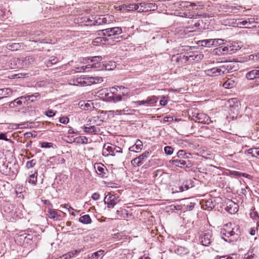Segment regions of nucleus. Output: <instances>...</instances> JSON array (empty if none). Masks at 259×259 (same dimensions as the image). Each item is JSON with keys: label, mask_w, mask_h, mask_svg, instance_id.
Returning a JSON list of instances; mask_svg holds the SVG:
<instances>
[{"label": "nucleus", "mask_w": 259, "mask_h": 259, "mask_svg": "<svg viewBox=\"0 0 259 259\" xmlns=\"http://www.w3.org/2000/svg\"><path fill=\"white\" fill-rule=\"evenodd\" d=\"M149 155V152L148 151H145L143 154L140 155L138 158L141 162H143V160L147 158Z\"/></svg>", "instance_id": "nucleus-47"}, {"label": "nucleus", "mask_w": 259, "mask_h": 259, "mask_svg": "<svg viewBox=\"0 0 259 259\" xmlns=\"http://www.w3.org/2000/svg\"><path fill=\"white\" fill-rule=\"evenodd\" d=\"M27 236V233L21 232L17 234L15 236V240L20 245H23L25 243V239Z\"/></svg>", "instance_id": "nucleus-9"}, {"label": "nucleus", "mask_w": 259, "mask_h": 259, "mask_svg": "<svg viewBox=\"0 0 259 259\" xmlns=\"http://www.w3.org/2000/svg\"><path fill=\"white\" fill-rule=\"evenodd\" d=\"M113 100L114 102L120 101L122 100V96L121 95H114L113 97Z\"/></svg>", "instance_id": "nucleus-59"}, {"label": "nucleus", "mask_w": 259, "mask_h": 259, "mask_svg": "<svg viewBox=\"0 0 259 259\" xmlns=\"http://www.w3.org/2000/svg\"><path fill=\"white\" fill-rule=\"evenodd\" d=\"M246 78L248 80H253L259 78V67L257 69H252L246 74Z\"/></svg>", "instance_id": "nucleus-10"}, {"label": "nucleus", "mask_w": 259, "mask_h": 259, "mask_svg": "<svg viewBox=\"0 0 259 259\" xmlns=\"http://www.w3.org/2000/svg\"><path fill=\"white\" fill-rule=\"evenodd\" d=\"M193 117L196 122L202 123L209 124L211 121L210 117L206 114L203 113H195L193 115Z\"/></svg>", "instance_id": "nucleus-5"}, {"label": "nucleus", "mask_w": 259, "mask_h": 259, "mask_svg": "<svg viewBox=\"0 0 259 259\" xmlns=\"http://www.w3.org/2000/svg\"><path fill=\"white\" fill-rule=\"evenodd\" d=\"M78 105L83 110H90L93 108V104L92 103H85L84 101H80Z\"/></svg>", "instance_id": "nucleus-26"}, {"label": "nucleus", "mask_w": 259, "mask_h": 259, "mask_svg": "<svg viewBox=\"0 0 259 259\" xmlns=\"http://www.w3.org/2000/svg\"><path fill=\"white\" fill-rule=\"evenodd\" d=\"M190 155V153H186L183 150H179L177 153V157L181 159L189 158Z\"/></svg>", "instance_id": "nucleus-32"}, {"label": "nucleus", "mask_w": 259, "mask_h": 259, "mask_svg": "<svg viewBox=\"0 0 259 259\" xmlns=\"http://www.w3.org/2000/svg\"><path fill=\"white\" fill-rule=\"evenodd\" d=\"M239 206L238 204L235 203L232 200H229L227 202L226 209L230 213H235L238 210Z\"/></svg>", "instance_id": "nucleus-8"}, {"label": "nucleus", "mask_w": 259, "mask_h": 259, "mask_svg": "<svg viewBox=\"0 0 259 259\" xmlns=\"http://www.w3.org/2000/svg\"><path fill=\"white\" fill-rule=\"evenodd\" d=\"M128 213L127 211L125 209H120L119 210H117L116 211V214L115 215V218H125L127 217Z\"/></svg>", "instance_id": "nucleus-25"}, {"label": "nucleus", "mask_w": 259, "mask_h": 259, "mask_svg": "<svg viewBox=\"0 0 259 259\" xmlns=\"http://www.w3.org/2000/svg\"><path fill=\"white\" fill-rule=\"evenodd\" d=\"M37 171H35L34 174L30 175L29 177L28 180V183L33 185H35L37 182Z\"/></svg>", "instance_id": "nucleus-30"}, {"label": "nucleus", "mask_w": 259, "mask_h": 259, "mask_svg": "<svg viewBox=\"0 0 259 259\" xmlns=\"http://www.w3.org/2000/svg\"><path fill=\"white\" fill-rule=\"evenodd\" d=\"M222 39H205L201 41V45L206 47H210L212 46H215V42H218V41H222Z\"/></svg>", "instance_id": "nucleus-12"}, {"label": "nucleus", "mask_w": 259, "mask_h": 259, "mask_svg": "<svg viewBox=\"0 0 259 259\" xmlns=\"http://www.w3.org/2000/svg\"><path fill=\"white\" fill-rule=\"evenodd\" d=\"M45 114L49 117H52L55 115V112H54L53 110L50 109L48 111H46Z\"/></svg>", "instance_id": "nucleus-55"}, {"label": "nucleus", "mask_w": 259, "mask_h": 259, "mask_svg": "<svg viewBox=\"0 0 259 259\" xmlns=\"http://www.w3.org/2000/svg\"><path fill=\"white\" fill-rule=\"evenodd\" d=\"M131 163L134 166H139L143 164L144 162H141L139 158L136 157L132 160Z\"/></svg>", "instance_id": "nucleus-42"}, {"label": "nucleus", "mask_w": 259, "mask_h": 259, "mask_svg": "<svg viewBox=\"0 0 259 259\" xmlns=\"http://www.w3.org/2000/svg\"><path fill=\"white\" fill-rule=\"evenodd\" d=\"M230 47H233V50L231 52V54L235 53L236 51L239 50L240 49L239 46H236L232 45Z\"/></svg>", "instance_id": "nucleus-64"}, {"label": "nucleus", "mask_w": 259, "mask_h": 259, "mask_svg": "<svg viewBox=\"0 0 259 259\" xmlns=\"http://www.w3.org/2000/svg\"><path fill=\"white\" fill-rule=\"evenodd\" d=\"M0 140H3L6 141H9L10 140L8 139L6 136V134L5 133H1L0 134Z\"/></svg>", "instance_id": "nucleus-60"}, {"label": "nucleus", "mask_w": 259, "mask_h": 259, "mask_svg": "<svg viewBox=\"0 0 259 259\" xmlns=\"http://www.w3.org/2000/svg\"><path fill=\"white\" fill-rule=\"evenodd\" d=\"M254 23V18H248L245 20H243L240 22V24L242 25H246L247 24L252 25Z\"/></svg>", "instance_id": "nucleus-37"}, {"label": "nucleus", "mask_w": 259, "mask_h": 259, "mask_svg": "<svg viewBox=\"0 0 259 259\" xmlns=\"http://www.w3.org/2000/svg\"><path fill=\"white\" fill-rule=\"evenodd\" d=\"M113 147H114V145H109L108 144H105L103 147V149L104 150H107L110 153L109 154L113 153L114 149Z\"/></svg>", "instance_id": "nucleus-44"}, {"label": "nucleus", "mask_w": 259, "mask_h": 259, "mask_svg": "<svg viewBox=\"0 0 259 259\" xmlns=\"http://www.w3.org/2000/svg\"><path fill=\"white\" fill-rule=\"evenodd\" d=\"M79 221L84 224H89L91 223L92 220L89 214H85L80 217Z\"/></svg>", "instance_id": "nucleus-28"}, {"label": "nucleus", "mask_w": 259, "mask_h": 259, "mask_svg": "<svg viewBox=\"0 0 259 259\" xmlns=\"http://www.w3.org/2000/svg\"><path fill=\"white\" fill-rule=\"evenodd\" d=\"M189 188V186L187 185L183 184V185L180 187V190L181 191H183L184 190H188Z\"/></svg>", "instance_id": "nucleus-62"}, {"label": "nucleus", "mask_w": 259, "mask_h": 259, "mask_svg": "<svg viewBox=\"0 0 259 259\" xmlns=\"http://www.w3.org/2000/svg\"><path fill=\"white\" fill-rule=\"evenodd\" d=\"M104 253V250L101 249L93 253L91 255H89V258L90 259H98L100 256H103Z\"/></svg>", "instance_id": "nucleus-29"}, {"label": "nucleus", "mask_w": 259, "mask_h": 259, "mask_svg": "<svg viewBox=\"0 0 259 259\" xmlns=\"http://www.w3.org/2000/svg\"><path fill=\"white\" fill-rule=\"evenodd\" d=\"M79 251H77L75 250L74 251L69 252L66 254H64L65 258L64 259H69L72 257L76 253L79 252Z\"/></svg>", "instance_id": "nucleus-43"}, {"label": "nucleus", "mask_w": 259, "mask_h": 259, "mask_svg": "<svg viewBox=\"0 0 259 259\" xmlns=\"http://www.w3.org/2000/svg\"><path fill=\"white\" fill-rule=\"evenodd\" d=\"M95 169L96 170L97 173L101 176L102 177L104 176L105 174V170H107V169L104 167V165L101 164V163H97L95 165Z\"/></svg>", "instance_id": "nucleus-15"}, {"label": "nucleus", "mask_w": 259, "mask_h": 259, "mask_svg": "<svg viewBox=\"0 0 259 259\" xmlns=\"http://www.w3.org/2000/svg\"><path fill=\"white\" fill-rule=\"evenodd\" d=\"M139 12H147L149 11H154L157 9V6L155 3H141L139 4Z\"/></svg>", "instance_id": "nucleus-6"}, {"label": "nucleus", "mask_w": 259, "mask_h": 259, "mask_svg": "<svg viewBox=\"0 0 259 259\" xmlns=\"http://www.w3.org/2000/svg\"><path fill=\"white\" fill-rule=\"evenodd\" d=\"M94 65H86V66H82L80 68H78L77 69L79 70V71H81V70H85L87 68H92V67H94Z\"/></svg>", "instance_id": "nucleus-57"}, {"label": "nucleus", "mask_w": 259, "mask_h": 259, "mask_svg": "<svg viewBox=\"0 0 259 259\" xmlns=\"http://www.w3.org/2000/svg\"><path fill=\"white\" fill-rule=\"evenodd\" d=\"M115 197L113 196H109V198L105 197L104 199V202L108 205V207H113L114 205L117 203L116 200L114 199Z\"/></svg>", "instance_id": "nucleus-22"}, {"label": "nucleus", "mask_w": 259, "mask_h": 259, "mask_svg": "<svg viewBox=\"0 0 259 259\" xmlns=\"http://www.w3.org/2000/svg\"><path fill=\"white\" fill-rule=\"evenodd\" d=\"M122 8L127 11H134L138 10L139 8V6L136 4H124L122 6Z\"/></svg>", "instance_id": "nucleus-24"}, {"label": "nucleus", "mask_w": 259, "mask_h": 259, "mask_svg": "<svg viewBox=\"0 0 259 259\" xmlns=\"http://www.w3.org/2000/svg\"><path fill=\"white\" fill-rule=\"evenodd\" d=\"M170 162L172 164H173L176 166H179V167H182L183 166H185V165L186 167L188 166V164H187V162L181 158V159H179V158L175 159L174 158V159H172L170 161Z\"/></svg>", "instance_id": "nucleus-13"}, {"label": "nucleus", "mask_w": 259, "mask_h": 259, "mask_svg": "<svg viewBox=\"0 0 259 259\" xmlns=\"http://www.w3.org/2000/svg\"><path fill=\"white\" fill-rule=\"evenodd\" d=\"M221 50H222V52L223 53V55H225L227 53H230L231 54V52L233 50V47H221Z\"/></svg>", "instance_id": "nucleus-45"}, {"label": "nucleus", "mask_w": 259, "mask_h": 259, "mask_svg": "<svg viewBox=\"0 0 259 259\" xmlns=\"http://www.w3.org/2000/svg\"><path fill=\"white\" fill-rule=\"evenodd\" d=\"M32 97H35V98L40 99V94L38 93H35L31 95L26 96H21L20 97L21 99H23V102L25 103V102L27 101H30V102H33L35 101V99H32Z\"/></svg>", "instance_id": "nucleus-19"}, {"label": "nucleus", "mask_w": 259, "mask_h": 259, "mask_svg": "<svg viewBox=\"0 0 259 259\" xmlns=\"http://www.w3.org/2000/svg\"><path fill=\"white\" fill-rule=\"evenodd\" d=\"M143 148V143L140 140H137L135 144L133 147H131L129 148V150L131 151H135L136 152H138L142 150Z\"/></svg>", "instance_id": "nucleus-21"}, {"label": "nucleus", "mask_w": 259, "mask_h": 259, "mask_svg": "<svg viewBox=\"0 0 259 259\" xmlns=\"http://www.w3.org/2000/svg\"><path fill=\"white\" fill-rule=\"evenodd\" d=\"M34 61V59L31 57V56H28V57H26L25 58H23L22 59H21V65H22V68L23 67H26V66H27L30 64H32Z\"/></svg>", "instance_id": "nucleus-20"}, {"label": "nucleus", "mask_w": 259, "mask_h": 259, "mask_svg": "<svg viewBox=\"0 0 259 259\" xmlns=\"http://www.w3.org/2000/svg\"><path fill=\"white\" fill-rule=\"evenodd\" d=\"M48 217L53 219L54 220H59L60 215L58 213L55 209H49L48 211Z\"/></svg>", "instance_id": "nucleus-23"}, {"label": "nucleus", "mask_w": 259, "mask_h": 259, "mask_svg": "<svg viewBox=\"0 0 259 259\" xmlns=\"http://www.w3.org/2000/svg\"><path fill=\"white\" fill-rule=\"evenodd\" d=\"M174 149L171 147L166 146L164 148V152L167 155H171L173 153Z\"/></svg>", "instance_id": "nucleus-50"}, {"label": "nucleus", "mask_w": 259, "mask_h": 259, "mask_svg": "<svg viewBox=\"0 0 259 259\" xmlns=\"http://www.w3.org/2000/svg\"><path fill=\"white\" fill-rule=\"evenodd\" d=\"M248 59L255 62L259 60V54H255L250 55L248 56Z\"/></svg>", "instance_id": "nucleus-48"}, {"label": "nucleus", "mask_w": 259, "mask_h": 259, "mask_svg": "<svg viewBox=\"0 0 259 259\" xmlns=\"http://www.w3.org/2000/svg\"><path fill=\"white\" fill-rule=\"evenodd\" d=\"M178 7L181 9H189L190 7L196 6V4L188 1H182L177 3Z\"/></svg>", "instance_id": "nucleus-16"}, {"label": "nucleus", "mask_w": 259, "mask_h": 259, "mask_svg": "<svg viewBox=\"0 0 259 259\" xmlns=\"http://www.w3.org/2000/svg\"><path fill=\"white\" fill-rule=\"evenodd\" d=\"M122 32V31L120 27H114L100 30L99 31V34L101 35L100 33H102V35L103 36L111 37L112 36L120 34Z\"/></svg>", "instance_id": "nucleus-3"}, {"label": "nucleus", "mask_w": 259, "mask_h": 259, "mask_svg": "<svg viewBox=\"0 0 259 259\" xmlns=\"http://www.w3.org/2000/svg\"><path fill=\"white\" fill-rule=\"evenodd\" d=\"M102 59L101 56H95L92 57L91 62H100Z\"/></svg>", "instance_id": "nucleus-53"}, {"label": "nucleus", "mask_w": 259, "mask_h": 259, "mask_svg": "<svg viewBox=\"0 0 259 259\" xmlns=\"http://www.w3.org/2000/svg\"><path fill=\"white\" fill-rule=\"evenodd\" d=\"M32 97H35V98L40 99V94L38 93H35L31 95L26 96H21L20 97L21 99H23V102L25 103V102L27 101H30V102H33L35 101V99H32Z\"/></svg>", "instance_id": "nucleus-18"}, {"label": "nucleus", "mask_w": 259, "mask_h": 259, "mask_svg": "<svg viewBox=\"0 0 259 259\" xmlns=\"http://www.w3.org/2000/svg\"><path fill=\"white\" fill-rule=\"evenodd\" d=\"M98 128L95 126H90L89 127L84 126V131L89 134H97L98 131Z\"/></svg>", "instance_id": "nucleus-31"}, {"label": "nucleus", "mask_w": 259, "mask_h": 259, "mask_svg": "<svg viewBox=\"0 0 259 259\" xmlns=\"http://www.w3.org/2000/svg\"><path fill=\"white\" fill-rule=\"evenodd\" d=\"M184 15H182L183 17H187L189 18H194V15L190 14L189 13H184Z\"/></svg>", "instance_id": "nucleus-63"}, {"label": "nucleus", "mask_w": 259, "mask_h": 259, "mask_svg": "<svg viewBox=\"0 0 259 259\" xmlns=\"http://www.w3.org/2000/svg\"><path fill=\"white\" fill-rule=\"evenodd\" d=\"M221 68H225V66H220V68L213 67L211 69H206L204 71L205 74L206 75L210 76H218L221 74L222 69Z\"/></svg>", "instance_id": "nucleus-7"}, {"label": "nucleus", "mask_w": 259, "mask_h": 259, "mask_svg": "<svg viewBox=\"0 0 259 259\" xmlns=\"http://www.w3.org/2000/svg\"><path fill=\"white\" fill-rule=\"evenodd\" d=\"M205 206L208 210H212L214 207V204L211 201L207 200L205 202Z\"/></svg>", "instance_id": "nucleus-49"}, {"label": "nucleus", "mask_w": 259, "mask_h": 259, "mask_svg": "<svg viewBox=\"0 0 259 259\" xmlns=\"http://www.w3.org/2000/svg\"><path fill=\"white\" fill-rule=\"evenodd\" d=\"M86 79L87 81H84V82L88 85H90L93 83H100L103 81V78L99 77H90Z\"/></svg>", "instance_id": "nucleus-14"}, {"label": "nucleus", "mask_w": 259, "mask_h": 259, "mask_svg": "<svg viewBox=\"0 0 259 259\" xmlns=\"http://www.w3.org/2000/svg\"><path fill=\"white\" fill-rule=\"evenodd\" d=\"M248 153L252 157L259 156V150L258 148H251L248 150Z\"/></svg>", "instance_id": "nucleus-35"}, {"label": "nucleus", "mask_w": 259, "mask_h": 259, "mask_svg": "<svg viewBox=\"0 0 259 259\" xmlns=\"http://www.w3.org/2000/svg\"><path fill=\"white\" fill-rule=\"evenodd\" d=\"M158 98L155 96L148 97L147 99L145 100V102H146V104L147 105H151L156 103L158 101Z\"/></svg>", "instance_id": "nucleus-33"}, {"label": "nucleus", "mask_w": 259, "mask_h": 259, "mask_svg": "<svg viewBox=\"0 0 259 259\" xmlns=\"http://www.w3.org/2000/svg\"><path fill=\"white\" fill-rule=\"evenodd\" d=\"M23 99H21L20 97L15 99L13 102L11 103L10 105L12 104H15L16 103L17 105H21L22 104V101Z\"/></svg>", "instance_id": "nucleus-56"}, {"label": "nucleus", "mask_w": 259, "mask_h": 259, "mask_svg": "<svg viewBox=\"0 0 259 259\" xmlns=\"http://www.w3.org/2000/svg\"><path fill=\"white\" fill-rule=\"evenodd\" d=\"M231 223L227 224L224 228L221 230L222 238L226 242H233L237 241L240 236V231L238 226L232 227Z\"/></svg>", "instance_id": "nucleus-1"}, {"label": "nucleus", "mask_w": 259, "mask_h": 259, "mask_svg": "<svg viewBox=\"0 0 259 259\" xmlns=\"http://www.w3.org/2000/svg\"><path fill=\"white\" fill-rule=\"evenodd\" d=\"M21 59L14 58L10 60L9 62V66L12 69L20 68H22Z\"/></svg>", "instance_id": "nucleus-11"}, {"label": "nucleus", "mask_w": 259, "mask_h": 259, "mask_svg": "<svg viewBox=\"0 0 259 259\" xmlns=\"http://www.w3.org/2000/svg\"><path fill=\"white\" fill-rule=\"evenodd\" d=\"M105 37H96L93 41V44L95 46H97L98 44L102 43L103 41H105Z\"/></svg>", "instance_id": "nucleus-41"}, {"label": "nucleus", "mask_w": 259, "mask_h": 259, "mask_svg": "<svg viewBox=\"0 0 259 259\" xmlns=\"http://www.w3.org/2000/svg\"><path fill=\"white\" fill-rule=\"evenodd\" d=\"M167 103V100L166 99V97L164 96L162 97L160 101V104L161 106H165Z\"/></svg>", "instance_id": "nucleus-58"}, {"label": "nucleus", "mask_w": 259, "mask_h": 259, "mask_svg": "<svg viewBox=\"0 0 259 259\" xmlns=\"http://www.w3.org/2000/svg\"><path fill=\"white\" fill-rule=\"evenodd\" d=\"M128 109L126 108V109H124L123 110H117L116 111H114L113 112L116 114V115H119V114H121L122 112L124 113V114H125L126 112H128Z\"/></svg>", "instance_id": "nucleus-52"}, {"label": "nucleus", "mask_w": 259, "mask_h": 259, "mask_svg": "<svg viewBox=\"0 0 259 259\" xmlns=\"http://www.w3.org/2000/svg\"><path fill=\"white\" fill-rule=\"evenodd\" d=\"M92 198L94 200H97L100 198V195L98 193H94L92 196Z\"/></svg>", "instance_id": "nucleus-61"}, {"label": "nucleus", "mask_w": 259, "mask_h": 259, "mask_svg": "<svg viewBox=\"0 0 259 259\" xmlns=\"http://www.w3.org/2000/svg\"><path fill=\"white\" fill-rule=\"evenodd\" d=\"M234 83L235 82L233 80L229 79L223 84V87L227 89L231 88L234 86Z\"/></svg>", "instance_id": "nucleus-39"}, {"label": "nucleus", "mask_w": 259, "mask_h": 259, "mask_svg": "<svg viewBox=\"0 0 259 259\" xmlns=\"http://www.w3.org/2000/svg\"><path fill=\"white\" fill-rule=\"evenodd\" d=\"M53 144L51 143H48V142H42L41 144V148H50L53 147Z\"/></svg>", "instance_id": "nucleus-51"}, {"label": "nucleus", "mask_w": 259, "mask_h": 259, "mask_svg": "<svg viewBox=\"0 0 259 259\" xmlns=\"http://www.w3.org/2000/svg\"><path fill=\"white\" fill-rule=\"evenodd\" d=\"M75 141L78 143L87 144L88 142V139L86 137H78L75 138Z\"/></svg>", "instance_id": "nucleus-36"}, {"label": "nucleus", "mask_w": 259, "mask_h": 259, "mask_svg": "<svg viewBox=\"0 0 259 259\" xmlns=\"http://www.w3.org/2000/svg\"><path fill=\"white\" fill-rule=\"evenodd\" d=\"M12 94V91L9 88L0 89V99L6 97L7 95H10Z\"/></svg>", "instance_id": "nucleus-27"}, {"label": "nucleus", "mask_w": 259, "mask_h": 259, "mask_svg": "<svg viewBox=\"0 0 259 259\" xmlns=\"http://www.w3.org/2000/svg\"><path fill=\"white\" fill-rule=\"evenodd\" d=\"M176 252L179 255H182L184 254H186L188 252V250L187 248L184 247H179L176 250Z\"/></svg>", "instance_id": "nucleus-34"}, {"label": "nucleus", "mask_w": 259, "mask_h": 259, "mask_svg": "<svg viewBox=\"0 0 259 259\" xmlns=\"http://www.w3.org/2000/svg\"><path fill=\"white\" fill-rule=\"evenodd\" d=\"M36 164V160L35 159H32L28 161L26 163V167L29 169L33 167Z\"/></svg>", "instance_id": "nucleus-40"}, {"label": "nucleus", "mask_w": 259, "mask_h": 259, "mask_svg": "<svg viewBox=\"0 0 259 259\" xmlns=\"http://www.w3.org/2000/svg\"><path fill=\"white\" fill-rule=\"evenodd\" d=\"M113 147V153L109 154L111 156H115L116 153H121L122 152V149L119 147L114 145Z\"/></svg>", "instance_id": "nucleus-46"}, {"label": "nucleus", "mask_w": 259, "mask_h": 259, "mask_svg": "<svg viewBox=\"0 0 259 259\" xmlns=\"http://www.w3.org/2000/svg\"><path fill=\"white\" fill-rule=\"evenodd\" d=\"M212 233L210 230L202 231L199 235V241L202 245L208 246L212 240Z\"/></svg>", "instance_id": "nucleus-2"}, {"label": "nucleus", "mask_w": 259, "mask_h": 259, "mask_svg": "<svg viewBox=\"0 0 259 259\" xmlns=\"http://www.w3.org/2000/svg\"><path fill=\"white\" fill-rule=\"evenodd\" d=\"M87 23L86 25H100L102 24V22L103 21H101V19L99 18L98 19H91L90 18H85L84 20Z\"/></svg>", "instance_id": "nucleus-17"}, {"label": "nucleus", "mask_w": 259, "mask_h": 259, "mask_svg": "<svg viewBox=\"0 0 259 259\" xmlns=\"http://www.w3.org/2000/svg\"><path fill=\"white\" fill-rule=\"evenodd\" d=\"M59 121L63 124H66L69 122V118L67 117H62L60 118Z\"/></svg>", "instance_id": "nucleus-54"}, {"label": "nucleus", "mask_w": 259, "mask_h": 259, "mask_svg": "<svg viewBox=\"0 0 259 259\" xmlns=\"http://www.w3.org/2000/svg\"><path fill=\"white\" fill-rule=\"evenodd\" d=\"M116 67L115 62H110L105 65V68L106 70H112Z\"/></svg>", "instance_id": "nucleus-38"}, {"label": "nucleus", "mask_w": 259, "mask_h": 259, "mask_svg": "<svg viewBox=\"0 0 259 259\" xmlns=\"http://www.w3.org/2000/svg\"><path fill=\"white\" fill-rule=\"evenodd\" d=\"M172 58H176V61L178 63V65L182 66L184 64L186 63L189 60H194L197 58V56L194 57L193 55L187 56L182 54H178L176 56H174Z\"/></svg>", "instance_id": "nucleus-4"}]
</instances>
